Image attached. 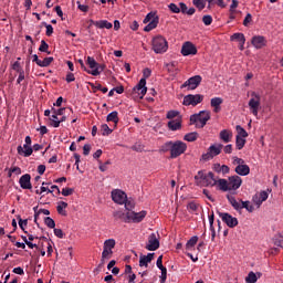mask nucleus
I'll return each mask as SVG.
<instances>
[{"mask_svg":"<svg viewBox=\"0 0 283 283\" xmlns=\"http://www.w3.org/2000/svg\"><path fill=\"white\" fill-rule=\"evenodd\" d=\"M164 154H167V151H170V158H178L179 156H182L185 151H187V144L181 140L176 142H166L160 149Z\"/></svg>","mask_w":283,"mask_h":283,"instance_id":"f257e3e1","label":"nucleus"},{"mask_svg":"<svg viewBox=\"0 0 283 283\" xmlns=\"http://www.w3.org/2000/svg\"><path fill=\"white\" fill-rule=\"evenodd\" d=\"M195 180L197 185H201L202 187H216L218 185V178L211 171L205 174V170H199L195 176Z\"/></svg>","mask_w":283,"mask_h":283,"instance_id":"f03ea898","label":"nucleus"},{"mask_svg":"<svg viewBox=\"0 0 283 283\" xmlns=\"http://www.w3.org/2000/svg\"><path fill=\"white\" fill-rule=\"evenodd\" d=\"M227 200L229 201L234 211H242V209H247L249 213H253L254 208L251 205V201H242V199L238 201V199H235V197L231 195L227 196Z\"/></svg>","mask_w":283,"mask_h":283,"instance_id":"7ed1b4c3","label":"nucleus"},{"mask_svg":"<svg viewBox=\"0 0 283 283\" xmlns=\"http://www.w3.org/2000/svg\"><path fill=\"white\" fill-rule=\"evenodd\" d=\"M209 120H211V113L209 111H200L198 114L190 116V125H196V127H199L200 129H202Z\"/></svg>","mask_w":283,"mask_h":283,"instance_id":"20e7f679","label":"nucleus"},{"mask_svg":"<svg viewBox=\"0 0 283 283\" xmlns=\"http://www.w3.org/2000/svg\"><path fill=\"white\" fill-rule=\"evenodd\" d=\"M153 50L156 54H165L169 50V44L163 35H157L153 39Z\"/></svg>","mask_w":283,"mask_h":283,"instance_id":"39448f33","label":"nucleus"},{"mask_svg":"<svg viewBox=\"0 0 283 283\" xmlns=\"http://www.w3.org/2000/svg\"><path fill=\"white\" fill-rule=\"evenodd\" d=\"M86 64L90 69H87V74L92 76H98L105 70V64H99L96 60L92 56H87Z\"/></svg>","mask_w":283,"mask_h":283,"instance_id":"423d86ee","label":"nucleus"},{"mask_svg":"<svg viewBox=\"0 0 283 283\" xmlns=\"http://www.w3.org/2000/svg\"><path fill=\"white\" fill-rule=\"evenodd\" d=\"M158 22H159V18L158 15H156L155 12H149L145 19H144V23H148L145 28H144V32H151V30H156V28H158Z\"/></svg>","mask_w":283,"mask_h":283,"instance_id":"0eeeda50","label":"nucleus"},{"mask_svg":"<svg viewBox=\"0 0 283 283\" xmlns=\"http://www.w3.org/2000/svg\"><path fill=\"white\" fill-rule=\"evenodd\" d=\"M222 147H224L222 144L211 145L208 151L201 156V159L207 161L212 160L216 156H220V154H222Z\"/></svg>","mask_w":283,"mask_h":283,"instance_id":"6e6552de","label":"nucleus"},{"mask_svg":"<svg viewBox=\"0 0 283 283\" xmlns=\"http://www.w3.org/2000/svg\"><path fill=\"white\" fill-rule=\"evenodd\" d=\"M205 101V95L200 94H189L184 97V105L186 107H189V105H192V107H196V105H200Z\"/></svg>","mask_w":283,"mask_h":283,"instance_id":"1a4fd4ad","label":"nucleus"},{"mask_svg":"<svg viewBox=\"0 0 283 283\" xmlns=\"http://www.w3.org/2000/svg\"><path fill=\"white\" fill-rule=\"evenodd\" d=\"M219 218L229 227L230 229H235V226L238 224V218L229 214L228 212H217Z\"/></svg>","mask_w":283,"mask_h":283,"instance_id":"9d476101","label":"nucleus"},{"mask_svg":"<svg viewBox=\"0 0 283 283\" xmlns=\"http://www.w3.org/2000/svg\"><path fill=\"white\" fill-rule=\"evenodd\" d=\"M158 234L156 233H150L148 237V242L145 247L147 251H158L160 249V240H158Z\"/></svg>","mask_w":283,"mask_h":283,"instance_id":"9b49d317","label":"nucleus"},{"mask_svg":"<svg viewBox=\"0 0 283 283\" xmlns=\"http://www.w3.org/2000/svg\"><path fill=\"white\" fill-rule=\"evenodd\" d=\"M200 83H202V76L200 75H195L190 78H188L182 85H181V90L185 87H188V90H196L198 87V85H200Z\"/></svg>","mask_w":283,"mask_h":283,"instance_id":"f8f14e48","label":"nucleus"},{"mask_svg":"<svg viewBox=\"0 0 283 283\" xmlns=\"http://www.w3.org/2000/svg\"><path fill=\"white\" fill-rule=\"evenodd\" d=\"M147 217V211L143 210L140 212H127V220L128 222H143V220H145V218Z\"/></svg>","mask_w":283,"mask_h":283,"instance_id":"ddd939ff","label":"nucleus"},{"mask_svg":"<svg viewBox=\"0 0 283 283\" xmlns=\"http://www.w3.org/2000/svg\"><path fill=\"white\" fill-rule=\"evenodd\" d=\"M252 97L249 101V107L253 116H258V112L260 109V95H258L255 92L252 93Z\"/></svg>","mask_w":283,"mask_h":283,"instance_id":"4468645a","label":"nucleus"},{"mask_svg":"<svg viewBox=\"0 0 283 283\" xmlns=\"http://www.w3.org/2000/svg\"><path fill=\"white\" fill-rule=\"evenodd\" d=\"M112 200L116 202V205H125L127 202V193L123 190H113L112 191Z\"/></svg>","mask_w":283,"mask_h":283,"instance_id":"2eb2a0df","label":"nucleus"},{"mask_svg":"<svg viewBox=\"0 0 283 283\" xmlns=\"http://www.w3.org/2000/svg\"><path fill=\"white\" fill-rule=\"evenodd\" d=\"M182 56H190L198 54V49L191 42H185L181 48Z\"/></svg>","mask_w":283,"mask_h":283,"instance_id":"dca6fc26","label":"nucleus"},{"mask_svg":"<svg viewBox=\"0 0 283 283\" xmlns=\"http://www.w3.org/2000/svg\"><path fill=\"white\" fill-rule=\"evenodd\" d=\"M133 91L135 94H138L139 98H144L145 94H147V80L140 78Z\"/></svg>","mask_w":283,"mask_h":283,"instance_id":"f3484780","label":"nucleus"},{"mask_svg":"<svg viewBox=\"0 0 283 283\" xmlns=\"http://www.w3.org/2000/svg\"><path fill=\"white\" fill-rule=\"evenodd\" d=\"M228 187L230 191H238V188L242 187V178L238 175L229 177Z\"/></svg>","mask_w":283,"mask_h":283,"instance_id":"a211bd4d","label":"nucleus"},{"mask_svg":"<svg viewBox=\"0 0 283 283\" xmlns=\"http://www.w3.org/2000/svg\"><path fill=\"white\" fill-rule=\"evenodd\" d=\"M32 176L30 174H25L20 177L19 185L21 189H32Z\"/></svg>","mask_w":283,"mask_h":283,"instance_id":"6ab92c4d","label":"nucleus"},{"mask_svg":"<svg viewBox=\"0 0 283 283\" xmlns=\"http://www.w3.org/2000/svg\"><path fill=\"white\" fill-rule=\"evenodd\" d=\"M266 200H269V192L266 191H261L259 195L256 193L252 197V201L256 207H261L262 202H266Z\"/></svg>","mask_w":283,"mask_h":283,"instance_id":"aec40b11","label":"nucleus"},{"mask_svg":"<svg viewBox=\"0 0 283 283\" xmlns=\"http://www.w3.org/2000/svg\"><path fill=\"white\" fill-rule=\"evenodd\" d=\"M17 150H18V154L20 156H24V158H30V156L34 154V149L32 148V146L27 144H24L23 146H18Z\"/></svg>","mask_w":283,"mask_h":283,"instance_id":"412c9836","label":"nucleus"},{"mask_svg":"<svg viewBox=\"0 0 283 283\" xmlns=\"http://www.w3.org/2000/svg\"><path fill=\"white\" fill-rule=\"evenodd\" d=\"M251 43L256 50H262L266 45V39L262 35H254Z\"/></svg>","mask_w":283,"mask_h":283,"instance_id":"4be33fe9","label":"nucleus"},{"mask_svg":"<svg viewBox=\"0 0 283 283\" xmlns=\"http://www.w3.org/2000/svg\"><path fill=\"white\" fill-rule=\"evenodd\" d=\"M222 103H224V99H222V97H213L210 99V105L211 107H213L214 114H218L220 109H222V107L220 106L222 105Z\"/></svg>","mask_w":283,"mask_h":283,"instance_id":"5701e85b","label":"nucleus"},{"mask_svg":"<svg viewBox=\"0 0 283 283\" xmlns=\"http://www.w3.org/2000/svg\"><path fill=\"white\" fill-rule=\"evenodd\" d=\"M154 255H156V253H148L147 255H140L139 266H145L147 269L151 260H154Z\"/></svg>","mask_w":283,"mask_h":283,"instance_id":"b1692460","label":"nucleus"},{"mask_svg":"<svg viewBox=\"0 0 283 283\" xmlns=\"http://www.w3.org/2000/svg\"><path fill=\"white\" fill-rule=\"evenodd\" d=\"M235 174H238V176H249V174H251V168H249V165L247 164H241L235 167Z\"/></svg>","mask_w":283,"mask_h":283,"instance_id":"393cba45","label":"nucleus"},{"mask_svg":"<svg viewBox=\"0 0 283 283\" xmlns=\"http://www.w3.org/2000/svg\"><path fill=\"white\" fill-rule=\"evenodd\" d=\"M219 138L223 143H231V139L233 138V133L229 129H223L220 132Z\"/></svg>","mask_w":283,"mask_h":283,"instance_id":"a878e982","label":"nucleus"},{"mask_svg":"<svg viewBox=\"0 0 283 283\" xmlns=\"http://www.w3.org/2000/svg\"><path fill=\"white\" fill-rule=\"evenodd\" d=\"M95 28H98L99 30H112L113 24L107 20H99L95 22Z\"/></svg>","mask_w":283,"mask_h":283,"instance_id":"bb28decb","label":"nucleus"},{"mask_svg":"<svg viewBox=\"0 0 283 283\" xmlns=\"http://www.w3.org/2000/svg\"><path fill=\"white\" fill-rule=\"evenodd\" d=\"M33 211H34V222H35V224H39L38 220H39V216H41V213H43L44 216H50V210H48V209H40L39 210V207H34Z\"/></svg>","mask_w":283,"mask_h":283,"instance_id":"cd10ccee","label":"nucleus"},{"mask_svg":"<svg viewBox=\"0 0 283 283\" xmlns=\"http://www.w3.org/2000/svg\"><path fill=\"white\" fill-rule=\"evenodd\" d=\"M113 217L115 220H123L124 222H129V219H127V212H123L120 210L114 211Z\"/></svg>","mask_w":283,"mask_h":283,"instance_id":"c85d7f7f","label":"nucleus"},{"mask_svg":"<svg viewBox=\"0 0 283 283\" xmlns=\"http://www.w3.org/2000/svg\"><path fill=\"white\" fill-rule=\"evenodd\" d=\"M65 209H67V202L65 201L57 202L56 211L60 216H67V211H65Z\"/></svg>","mask_w":283,"mask_h":283,"instance_id":"c756f323","label":"nucleus"},{"mask_svg":"<svg viewBox=\"0 0 283 283\" xmlns=\"http://www.w3.org/2000/svg\"><path fill=\"white\" fill-rule=\"evenodd\" d=\"M168 127L171 132H178L182 127V123L179 119L168 122Z\"/></svg>","mask_w":283,"mask_h":283,"instance_id":"7c9ffc66","label":"nucleus"},{"mask_svg":"<svg viewBox=\"0 0 283 283\" xmlns=\"http://www.w3.org/2000/svg\"><path fill=\"white\" fill-rule=\"evenodd\" d=\"M231 41H238L239 43H247V38H244V33H234L231 35Z\"/></svg>","mask_w":283,"mask_h":283,"instance_id":"2f4dec72","label":"nucleus"},{"mask_svg":"<svg viewBox=\"0 0 283 283\" xmlns=\"http://www.w3.org/2000/svg\"><path fill=\"white\" fill-rule=\"evenodd\" d=\"M217 184L219 185V189L221 191H230L229 181L227 179H217Z\"/></svg>","mask_w":283,"mask_h":283,"instance_id":"473e14b6","label":"nucleus"},{"mask_svg":"<svg viewBox=\"0 0 283 283\" xmlns=\"http://www.w3.org/2000/svg\"><path fill=\"white\" fill-rule=\"evenodd\" d=\"M107 123H115V125H118V112L114 111L109 113L106 117Z\"/></svg>","mask_w":283,"mask_h":283,"instance_id":"72a5a7b5","label":"nucleus"},{"mask_svg":"<svg viewBox=\"0 0 283 283\" xmlns=\"http://www.w3.org/2000/svg\"><path fill=\"white\" fill-rule=\"evenodd\" d=\"M184 140H187V143H196V140H198V133L192 132V133L186 134L184 136Z\"/></svg>","mask_w":283,"mask_h":283,"instance_id":"f704fd0d","label":"nucleus"},{"mask_svg":"<svg viewBox=\"0 0 283 283\" xmlns=\"http://www.w3.org/2000/svg\"><path fill=\"white\" fill-rule=\"evenodd\" d=\"M51 127H61V122H59V115H54L52 113V116L49 118Z\"/></svg>","mask_w":283,"mask_h":283,"instance_id":"c9c22d12","label":"nucleus"},{"mask_svg":"<svg viewBox=\"0 0 283 283\" xmlns=\"http://www.w3.org/2000/svg\"><path fill=\"white\" fill-rule=\"evenodd\" d=\"M244 145H247V139L243 137L237 136L235 137V147L237 149H244Z\"/></svg>","mask_w":283,"mask_h":283,"instance_id":"e433bc0d","label":"nucleus"},{"mask_svg":"<svg viewBox=\"0 0 283 283\" xmlns=\"http://www.w3.org/2000/svg\"><path fill=\"white\" fill-rule=\"evenodd\" d=\"M239 138H249V133L242 126L237 125L235 127Z\"/></svg>","mask_w":283,"mask_h":283,"instance_id":"4c0bfd02","label":"nucleus"},{"mask_svg":"<svg viewBox=\"0 0 283 283\" xmlns=\"http://www.w3.org/2000/svg\"><path fill=\"white\" fill-rule=\"evenodd\" d=\"M113 253H114V251L104 247L103 252H102V262H105V260H109V258H112Z\"/></svg>","mask_w":283,"mask_h":283,"instance_id":"58836bf2","label":"nucleus"},{"mask_svg":"<svg viewBox=\"0 0 283 283\" xmlns=\"http://www.w3.org/2000/svg\"><path fill=\"white\" fill-rule=\"evenodd\" d=\"M130 149H133V151L143 153L145 151V145H143L140 142H137L130 147Z\"/></svg>","mask_w":283,"mask_h":283,"instance_id":"ea45409f","label":"nucleus"},{"mask_svg":"<svg viewBox=\"0 0 283 283\" xmlns=\"http://www.w3.org/2000/svg\"><path fill=\"white\" fill-rule=\"evenodd\" d=\"M50 44H48V42H45V40L41 41V44L39 46V52H45L46 54H50Z\"/></svg>","mask_w":283,"mask_h":283,"instance_id":"a19ab883","label":"nucleus"},{"mask_svg":"<svg viewBox=\"0 0 283 283\" xmlns=\"http://www.w3.org/2000/svg\"><path fill=\"white\" fill-rule=\"evenodd\" d=\"M112 128H109V126L107 124H103L101 126V133H102V136H109V134H112Z\"/></svg>","mask_w":283,"mask_h":283,"instance_id":"79ce46f5","label":"nucleus"},{"mask_svg":"<svg viewBox=\"0 0 283 283\" xmlns=\"http://www.w3.org/2000/svg\"><path fill=\"white\" fill-rule=\"evenodd\" d=\"M44 224L49 227V229H54V227H56V222H54V219L51 217L44 218Z\"/></svg>","mask_w":283,"mask_h":283,"instance_id":"37998d69","label":"nucleus"},{"mask_svg":"<svg viewBox=\"0 0 283 283\" xmlns=\"http://www.w3.org/2000/svg\"><path fill=\"white\" fill-rule=\"evenodd\" d=\"M114 247H116V240L114 239H107L105 242H104V248L105 249H114Z\"/></svg>","mask_w":283,"mask_h":283,"instance_id":"c03bdc74","label":"nucleus"},{"mask_svg":"<svg viewBox=\"0 0 283 283\" xmlns=\"http://www.w3.org/2000/svg\"><path fill=\"white\" fill-rule=\"evenodd\" d=\"M196 244H198V237H192L186 244L187 249H193V247H196Z\"/></svg>","mask_w":283,"mask_h":283,"instance_id":"a18cd8bd","label":"nucleus"},{"mask_svg":"<svg viewBox=\"0 0 283 283\" xmlns=\"http://www.w3.org/2000/svg\"><path fill=\"white\" fill-rule=\"evenodd\" d=\"M42 25H44V28H46V36H52V34H54V28L52 27V24H48L46 22H42Z\"/></svg>","mask_w":283,"mask_h":283,"instance_id":"49530a36","label":"nucleus"},{"mask_svg":"<svg viewBox=\"0 0 283 283\" xmlns=\"http://www.w3.org/2000/svg\"><path fill=\"white\" fill-rule=\"evenodd\" d=\"M245 281H247L248 283H255V282H258V275H255L254 272H250V273L248 274V276L245 277Z\"/></svg>","mask_w":283,"mask_h":283,"instance_id":"de8ad7c7","label":"nucleus"},{"mask_svg":"<svg viewBox=\"0 0 283 283\" xmlns=\"http://www.w3.org/2000/svg\"><path fill=\"white\" fill-rule=\"evenodd\" d=\"M187 209L190 213H196L198 211V203L191 201L188 203Z\"/></svg>","mask_w":283,"mask_h":283,"instance_id":"09e8293b","label":"nucleus"},{"mask_svg":"<svg viewBox=\"0 0 283 283\" xmlns=\"http://www.w3.org/2000/svg\"><path fill=\"white\" fill-rule=\"evenodd\" d=\"M54 61V57H45L43 61H40V67H49V65Z\"/></svg>","mask_w":283,"mask_h":283,"instance_id":"8fccbe9b","label":"nucleus"},{"mask_svg":"<svg viewBox=\"0 0 283 283\" xmlns=\"http://www.w3.org/2000/svg\"><path fill=\"white\" fill-rule=\"evenodd\" d=\"M192 3L198 10H205L206 8L205 0H192Z\"/></svg>","mask_w":283,"mask_h":283,"instance_id":"3c124183","label":"nucleus"},{"mask_svg":"<svg viewBox=\"0 0 283 283\" xmlns=\"http://www.w3.org/2000/svg\"><path fill=\"white\" fill-rule=\"evenodd\" d=\"M126 211L130 212L134 207H136V203L132 200H127L124 202Z\"/></svg>","mask_w":283,"mask_h":283,"instance_id":"603ef678","label":"nucleus"},{"mask_svg":"<svg viewBox=\"0 0 283 283\" xmlns=\"http://www.w3.org/2000/svg\"><path fill=\"white\" fill-rule=\"evenodd\" d=\"M18 224L20 227V229H22V231H24V233H28V231H25V227H28V219H21V217H19V221Z\"/></svg>","mask_w":283,"mask_h":283,"instance_id":"864d4df0","label":"nucleus"},{"mask_svg":"<svg viewBox=\"0 0 283 283\" xmlns=\"http://www.w3.org/2000/svg\"><path fill=\"white\" fill-rule=\"evenodd\" d=\"M19 77L17 80L18 85H21V82L25 81V71L18 70Z\"/></svg>","mask_w":283,"mask_h":283,"instance_id":"5fc2aeb1","label":"nucleus"},{"mask_svg":"<svg viewBox=\"0 0 283 283\" xmlns=\"http://www.w3.org/2000/svg\"><path fill=\"white\" fill-rule=\"evenodd\" d=\"M168 8L174 14H180V8L176 3H170Z\"/></svg>","mask_w":283,"mask_h":283,"instance_id":"6e6d98bb","label":"nucleus"},{"mask_svg":"<svg viewBox=\"0 0 283 283\" xmlns=\"http://www.w3.org/2000/svg\"><path fill=\"white\" fill-rule=\"evenodd\" d=\"M64 112H65V108H59V109L54 107L51 108V114L55 116H63Z\"/></svg>","mask_w":283,"mask_h":283,"instance_id":"4d7b16f0","label":"nucleus"},{"mask_svg":"<svg viewBox=\"0 0 283 283\" xmlns=\"http://www.w3.org/2000/svg\"><path fill=\"white\" fill-rule=\"evenodd\" d=\"M160 271H161V275L159 276L160 283H165L167 282V268H161Z\"/></svg>","mask_w":283,"mask_h":283,"instance_id":"13d9d810","label":"nucleus"},{"mask_svg":"<svg viewBox=\"0 0 283 283\" xmlns=\"http://www.w3.org/2000/svg\"><path fill=\"white\" fill-rule=\"evenodd\" d=\"M202 23H205L206 25H211V23H213V18L211 15H203Z\"/></svg>","mask_w":283,"mask_h":283,"instance_id":"bf43d9fd","label":"nucleus"},{"mask_svg":"<svg viewBox=\"0 0 283 283\" xmlns=\"http://www.w3.org/2000/svg\"><path fill=\"white\" fill-rule=\"evenodd\" d=\"M178 114H180V112L178 111H169L166 115V118H168L169 120L176 118V116H178Z\"/></svg>","mask_w":283,"mask_h":283,"instance_id":"052dcab7","label":"nucleus"},{"mask_svg":"<svg viewBox=\"0 0 283 283\" xmlns=\"http://www.w3.org/2000/svg\"><path fill=\"white\" fill-rule=\"evenodd\" d=\"M77 8H78V10H81V12H88L90 11V6L81 4V1H77Z\"/></svg>","mask_w":283,"mask_h":283,"instance_id":"680f3d73","label":"nucleus"},{"mask_svg":"<svg viewBox=\"0 0 283 283\" xmlns=\"http://www.w3.org/2000/svg\"><path fill=\"white\" fill-rule=\"evenodd\" d=\"M62 196H72V193H74V190L73 188H63L62 191H61Z\"/></svg>","mask_w":283,"mask_h":283,"instance_id":"e2e57ef3","label":"nucleus"},{"mask_svg":"<svg viewBox=\"0 0 283 283\" xmlns=\"http://www.w3.org/2000/svg\"><path fill=\"white\" fill-rule=\"evenodd\" d=\"M90 151H92V145L85 144V145L83 146V155H84V156H90Z\"/></svg>","mask_w":283,"mask_h":283,"instance_id":"0e129e2a","label":"nucleus"},{"mask_svg":"<svg viewBox=\"0 0 283 283\" xmlns=\"http://www.w3.org/2000/svg\"><path fill=\"white\" fill-rule=\"evenodd\" d=\"M253 17L251 15V13H248L243 20V25L247 28V25H249V23L252 21Z\"/></svg>","mask_w":283,"mask_h":283,"instance_id":"69168bd1","label":"nucleus"},{"mask_svg":"<svg viewBox=\"0 0 283 283\" xmlns=\"http://www.w3.org/2000/svg\"><path fill=\"white\" fill-rule=\"evenodd\" d=\"M233 165H238V166L244 165V159L239 158V157H234L233 158Z\"/></svg>","mask_w":283,"mask_h":283,"instance_id":"338daca9","label":"nucleus"},{"mask_svg":"<svg viewBox=\"0 0 283 283\" xmlns=\"http://www.w3.org/2000/svg\"><path fill=\"white\" fill-rule=\"evenodd\" d=\"M156 264L159 270L165 269V266L163 265V255L158 256Z\"/></svg>","mask_w":283,"mask_h":283,"instance_id":"774afa93","label":"nucleus"}]
</instances>
